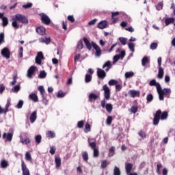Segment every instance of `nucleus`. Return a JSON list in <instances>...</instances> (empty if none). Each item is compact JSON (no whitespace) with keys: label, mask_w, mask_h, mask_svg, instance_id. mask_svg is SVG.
I'll list each match as a JSON object with an SVG mask.
<instances>
[{"label":"nucleus","mask_w":175,"mask_h":175,"mask_svg":"<svg viewBox=\"0 0 175 175\" xmlns=\"http://www.w3.org/2000/svg\"><path fill=\"white\" fill-rule=\"evenodd\" d=\"M103 90L104 91V98L105 100H103L101 101V107H103V109H106L108 113H111V111H113V105L111 104H107L106 105V100H109V99H110V89L109 88V86H107V85H104L103 86Z\"/></svg>","instance_id":"f257e3e1"},{"label":"nucleus","mask_w":175,"mask_h":175,"mask_svg":"<svg viewBox=\"0 0 175 175\" xmlns=\"http://www.w3.org/2000/svg\"><path fill=\"white\" fill-rule=\"evenodd\" d=\"M12 20V25L14 29H18V28H20V25H18L17 21H20L22 24H28V18H27V16L21 14H16L15 18Z\"/></svg>","instance_id":"f03ea898"},{"label":"nucleus","mask_w":175,"mask_h":175,"mask_svg":"<svg viewBox=\"0 0 175 175\" xmlns=\"http://www.w3.org/2000/svg\"><path fill=\"white\" fill-rule=\"evenodd\" d=\"M159 94V100H163L165 99V96L167 98H170V94H172V90L170 88H164L162 90V87L160 86V88L157 90Z\"/></svg>","instance_id":"7ed1b4c3"},{"label":"nucleus","mask_w":175,"mask_h":175,"mask_svg":"<svg viewBox=\"0 0 175 175\" xmlns=\"http://www.w3.org/2000/svg\"><path fill=\"white\" fill-rule=\"evenodd\" d=\"M92 46L96 51L94 54L96 58L100 57V55H102V49H100V46L94 42H92Z\"/></svg>","instance_id":"20e7f679"},{"label":"nucleus","mask_w":175,"mask_h":175,"mask_svg":"<svg viewBox=\"0 0 175 175\" xmlns=\"http://www.w3.org/2000/svg\"><path fill=\"white\" fill-rule=\"evenodd\" d=\"M38 70V68L35 66H31L27 70V76L28 79H32L33 77V75H35V72Z\"/></svg>","instance_id":"39448f33"},{"label":"nucleus","mask_w":175,"mask_h":175,"mask_svg":"<svg viewBox=\"0 0 175 175\" xmlns=\"http://www.w3.org/2000/svg\"><path fill=\"white\" fill-rule=\"evenodd\" d=\"M40 16L41 17L42 22L43 24H45V25H49L51 23L50 18L44 13L40 14Z\"/></svg>","instance_id":"423d86ee"},{"label":"nucleus","mask_w":175,"mask_h":175,"mask_svg":"<svg viewBox=\"0 0 175 175\" xmlns=\"http://www.w3.org/2000/svg\"><path fill=\"white\" fill-rule=\"evenodd\" d=\"M161 111L159 109L154 114L153 118V125H158V124H159V120H161Z\"/></svg>","instance_id":"0eeeda50"},{"label":"nucleus","mask_w":175,"mask_h":175,"mask_svg":"<svg viewBox=\"0 0 175 175\" xmlns=\"http://www.w3.org/2000/svg\"><path fill=\"white\" fill-rule=\"evenodd\" d=\"M1 55L2 57H4V58H6V59H9V58H10V51L8 47H5L1 50Z\"/></svg>","instance_id":"6e6552de"},{"label":"nucleus","mask_w":175,"mask_h":175,"mask_svg":"<svg viewBox=\"0 0 175 175\" xmlns=\"http://www.w3.org/2000/svg\"><path fill=\"white\" fill-rule=\"evenodd\" d=\"M21 170L23 175H31L29 172V169L27 167V165L24 163V161H21Z\"/></svg>","instance_id":"1a4fd4ad"},{"label":"nucleus","mask_w":175,"mask_h":175,"mask_svg":"<svg viewBox=\"0 0 175 175\" xmlns=\"http://www.w3.org/2000/svg\"><path fill=\"white\" fill-rule=\"evenodd\" d=\"M125 51H122L120 55H116L113 59V64H116V62H118L119 59H124V57H125Z\"/></svg>","instance_id":"9d476101"},{"label":"nucleus","mask_w":175,"mask_h":175,"mask_svg":"<svg viewBox=\"0 0 175 175\" xmlns=\"http://www.w3.org/2000/svg\"><path fill=\"white\" fill-rule=\"evenodd\" d=\"M3 139H4L5 142H12L13 140V132L4 133L3 134Z\"/></svg>","instance_id":"9b49d317"},{"label":"nucleus","mask_w":175,"mask_h":175,"mask_svg":"<svg viewBox=\"0 0 175 175\" xmlns=\"http://www.w3.org/2000/svg\"><path fill=\"white\" fill-rule=\"evenodd\" d=\"M10 99H8L5 109L1 107L0 106V114H6V113L9 111V107H10Z\"/></svg>","instance_id":"f8f14e48"},{"label":"nucleus","mask_w":175,"mask_h":175,"mask_svg":"<svg viewBox=\"0 0 175 175\" xmlns=\"http://www.w3.org/2000/svg\"><path fill=\"white\" fill-rule=\"evenodd\" d=\"M42 59H44V56H43V53L38 52L37 56L36 57V64L38 65L42 64Z\"/></svg>","instance_id":"ddd939ff"},{"label":"nucleus","mask_w":175,"mask_h":175,"mask_svg":"<svg viewBox=\"0 0 175 175\" xmlns=\"http://www.w3.org/2000/svg\"><path fill=\"white\" fill-rule=\"evenodd\" d=\"M37 118H38V112L36 111H34L31 113L29 117L31 124H33V122L36 121Z\"/></svg>","instance_id":"4468645a"},{"label":"nucleus","mask_w":175,"mask_h":175,"mask_svg":"<svg viewBox=\"0 0 175 175\" xmlns=\"http://www.w3.org/2000/svg\"><path fill=\"white\" fill-rule=\"evenodd\" d=\"M149 85H150L151 87H152V86L156 87L157 91H158V90H159L161 88V83H157L155 79L151 80L149 83Z\"/></svg>","instance_id":"2eb2a0df"},{"label":"nucleus","mask_w":175,"mask_h":175,"mask_svg":"<svg viewBox=\"0 0 175 175\" xmlns=\"http://www.w3.org/2000/svg\"><path fill=\"white\" fill-rule=\"evenodd\" d=\"M129 95L131 96V98H136V96H140V92L137 90H129Z\"/></svg>","instance_id":"dca6fc26"},{"label":"nucleus","mask_w":175,"mask_h":175,"mask_svg":"<svg viewBox=\"0 0 175 175\" xmlns=\"http://www.w3.org/2000/svg\"><path fill=\"white\" fill-rule=\"evenodd\" d=\"M97 76L100 79H104L106 77V72H105V70H103L100 68H98L97 69Z\"/></svg>","instance_id":"f3484780"},{"label":"nucleus","mask_w":175,"mask_h":175,"mask_svg":"<svg viewBox=\"0 0 175 175\" xmlns=\"http://www.w3.org/2000/svg\"><path fill=\"white\" fill-rule=\"evenodd\" d=\"M111 68V62L107 61L103 66V69H105V72H109Z\"/></svg>","instance_id":"a211bd4d"},{"label":"nucleus","mask_w":175,"mask_h":175,"mask_svg":"<svg viewBox=\"0 0 175 175\" xmlns=\"http://www.w3.org/2000/svg\"><path fill=\"white\" fill-rule=\"evenodd\" d=\"M29 99H31V100H33V102H39V98L38 97V95L34 93H31L29 95Z\"/></svg>","instance_id":"6ab92c4d"},{"label":"nucleus","mask_w":175,"mask_h":175,"mask_svg":"<svg viewBox=\"0 0 175 175\" xmlns=\"http://www.w3.org/2000/svg\"><path fill=\"white\" fill-rule=\"evenodd\" d=\"M20 142L23 145L29 144L31 143V140H29V138L27 137L25 139L23 138L22 135H20Z\"/></svg>","instance_id":"aec40b11"},{"label":"nucleus","mask_w":175,"mask_h":175,"mask_svg":"<svg viewBox=\"0 0 175 175\" xmlns=\"http://www.w3.org/2000/svg\"><path fill=\"white\" fill-rule=\"evenodd\" d=\"M36 32L39 35H45L46 34V28L44 27H39L36 28Z\"/></svg>","instance_id":"412c9836"},{"label":"nucleus","mask_w":175,"mask_h":175,"mask_svg":"<svg viewBox=\"0 0 175 175\" xmlns=\"http://www.w3.org/2000/svg\"><path fill=\"white\" fill-rule=\"evenodd\" d=\"M106 27H107V21H102L98 25V28L100 29H105Z\"/></svg>","instance_id":"4be33fe9"},{"label":"nucleus","mask_w":175,"mask_h":175,"mask_svg":"<svg viewBox=\"0 0 175 175\" xmlns=\"http://www.w3.org/2000/svg\"><path fill=\"white\" fill-rule=\"evenodd\" d=\"M40 43H45V44H49L50 42H51V39L50 38H41L39 39Z\"/></svg>","instance_id":"5701e85b"},{"label":"nucleus","mask_w":175,"mask_h":175,"mask_svg":"<svg viewBox=\"0 0 175 175\" xmlns=\"http://www.w3.org/2000/svg\"><path fill=\"white\" fill-rule=\"evenodd\" d=\"M132 167H133V165L131 163H126L125 165V169L127 174H131V172H132Z\"/></svg>","instance_id":"b1692460"},{"label":"nucleus","mask_w":175,"mask_h":175,"mask_svg":"<svg viewBox=\"0 0 175 175\" xmlns=\"http://www.w3.org/2000/svg\"><path fill=\"white\" fill-rule=\"evenodd\" d=\"M0 166L3 169H6V167L9 166V163H8V161H6V159H2L0 163Z\"/></svg>","instance_id":"393cba45"},{"label":"nucleus","mask_w":175,"mask_h":175,"mask_svg":"<svg viewBox=\"0 0 175 175\" xmlns=\"http://www.w3.org/2000/svg\"><path fill=\"white\" fill-rule=\"evenodd\" d=\"M92 140H93L92 139L88 138V142L90 147L92 150H94V149H96V142H92Z\"/></svg>","instance_id":"a878e982"},{"label":"nucleus","mask_w":175,"mask_h":175,"mask_svg":"<svg viewBox=\"0 0 175 175\" xmlns=\"http://www.w3.org/2000/svg\"><path fill=\"white\" fill-rule=\"evenodd\" d=\"M97 98H99V96H98V94H96L95 93H90L89 95L90 102H92V100H96Z\"/></svg>","instance_id":"bb28decb"},{"label":"nucleus","mask_w":175,"mask_h":175,"mask_svg":"<svg viewBox=\"0 0 175 175\" xmlns=\"http://www.w3.org/2000/svg\"><path fill=\"white\" fill-rule=\"evenodd\" d=\"M38 91H40L42 99H46V96H44V94L46 92V91L44 90V87H43L42 85L39 86L38 87Z\"/></svg>","instance_id":"cd10ccee"},{"label":"nucleus","mask_w":175,"mask_h":175,"mask_svg":"<svg viewBox=\"0 0 175 175\" xmlns=\"http://www.w3.org/2000/svg\"><path fill=\"white\" fill-rule=\"evenodd\" d=\"M175 18H167L165 19V25H169L170 24H173L174 23Z\"/></svg>","instance_id":"c85d7f7f"},{"label":"nucleus","mask_w":175,"mask_h":175,"mask_svg":"<svg viewBox=\"0 0 175 175\" xmlns=\"http://www.w3.org/2000/svg\"><path fill=\"white\" fill-rule=\"evenodd\" d=\"M147 64H150V59H148V57H144L143 59H142V66H146Z\"/></svg>","instance_id":"c756f323"},{"label":"nucleus","mask_w":175,"mask_h":175,"mask_svg":"<svg viewBox=\"0 0 175 175\" xmlns=\"http://www.w3.org/2000/svg\"><path fill=\"white\" fill-rule=\"evenodd\" d=\"M161 117H160V120H167V117L169 116V113H167V111H164V112H161Z\"/></svg>","instance_id":"7c9ffc66"},{"label":"nucleus","mask_w":175,"mask_h":175,"mask_svg":"<svg viewBox=\"0 0 175 175\" xmlns=\"http://www.w3.org/2000/svg\"><path fill=\"white\" fill-rule=\"evenodd\" d=\"M163 68H162V67H159L158 78L163 79Z\"/></svg>","instance_id":"2f4dec72"},{"label":"nucleus","mask_w":175,"mask_h":175,"mask_svg":"<svg viewBox=\"0 0 175 175\" xmlns=\"http://www.w3.org/2000/svg\"><path fill=\"white\" fill-rule=\"evenodd\" d=\"M135 76V72H126L124 74L125 79H131V77H133Z\"/></svg>","instance_id":"473e14b6"},{"label":"nucleus","mask_w":175,"mask_h":175,"mask_svg":"<svg viewBox=\"0 0 175 175\" xmlns=\"http://www.w3.org/2000/svg\"><path fill=\"white\" fill-rule=\"evenodd\" d=\"M2 25L3 27H7V25L9 24V19L8 18V17L4 16L2 18Z\"/></svg>","instance_id":"72a5a7b5"},{"label":"nucleus","mask_w":175,"mask_h":175,"mask_svg":"<svg viewBox=\"0 0 175 175\" xmlns=\"http://www.w3.org/2000/svg\"><path fill=\"white\" fill-rule=\"evenodd\" d=\"M82 158L85 162H88L89 157H88V152L86 151L82 152Z\"/></svg>","instance_id":"f704fd0d"},{"label":"nucleus","mask_w":175,"mask_h":175,"mask_svg":"<svg viewBox=\"0 0 175 175\" xmlns=\"http://www.w3.org/2000/svg\"><path fill=\"white\" fill-rule=\"evenodd\" d=\"M25 159L29 162H32V157L31 156V153H29V152H26Z\"/></svg>","instance_id":"c9c22d12"},{"label":"nucleus","mask_w":175,"mask_h":175,"mask_svg":"<svg viewBox=\"0 0 175 175\" xmlns=\"http://www.w3.org/2000/svg\"><path fill=\"white\" fill-rule=\"evenodd\" d=\"M128 47L131 53H135V44L133 42H129Z\"/></svg>","instance_id":"e433bc0d"},{"label":"nucleus","mask_w":175,"mask_h":175,"mask_svg":"<svg viewBox=\"0 0 175 175\" xmlns=\"http://www.w3.org/2000/svg\"><path fill=\"white\" fill-rule=\"evenodd\" d=\"M20 90H21V87L20 86V85H16L12 88V92H16V93L18 92Z\"/></svg>","instance_id":"4c0bfd02"},{"label":"nucleus","mask_w":175,"mask_h":175,"mask_svg":"<svg viewBox=\"0 0 175 175\" xmlns=\"http://www.w3.org/2000/svg\"><path fill=\"white\" fill-rule=\"evenodd\" d=\"M47 76V73L45 72L44 70H42L40 72L38 75L39 79H46V77Z\"/></svg>","instance_id":"58836bf2"},{"label":"nucleus","mask_w":175,"mask_h":175,"mask_svg":"<svg viewBox=\"0 0 175 175\" xmlns=\"http://www.w3.org/2000/svg\"><path fill=\"white\" fill-rule=\"evenodd\" d=\"M48 137H51V139H54L55 137V133L54 131H49L46 133Z\"/></svg>","instance_id":"ea45409f"},{"label":"nucleus","mask_w":175,"mask_h":175,"mask_svg":"<svg viewBox=\"0 0 175 175\" xmlns=\"http://www.w3.org/2000/svg\"><path fill=\"white\" fill-rule=\"evenodd\" d=\"M5 43V33H0V46Z\"/></svg>","instance_id":"a19ab883"},{"label":"nucleus","mask_w":175,"mask_h":175,"mask_svg":"<svg viewBox=\"0 0 175 175\" xmlns=\"http://www.w3.org/2000/svg\"><path fill=\"white\" fill-rule=\"evenodd\" d=\"M85 133H88V132H91V125L87 123L85 126L84 129Z\"/></svg>","instance_id":"79ce46f5"},{"label":"nucleus","mask_w":175,"mask_h":175,"mask_svg":"<svg viewBox=\"0 0 175 175\" xmlns=\"http://www.w3.org/2000/svg\"><path fill=\"white\" fill-rule=\"evenodd\" d=\"M55 163L56 165V167H59V166H61V158L55 157Z\"/></svg>","instance_id":"37998d69"},{"label":"nucleus","mask_w":175,"mask_h":175,"mask_svg":"<svg viewBox=\"0 0 175 175\" xmlns=\"http://www.w3.org/2000/svg\"><path fill=\"white\" fill-rule=\"evenodd\" d=\"M113 174L114 175H121V171L120 170V168L118 167H117V166L114 167Z\"/></svg>","instance_id":"c03bdc74"},{"label":"nucleus","mask_w":175,"mask_h":175,"mask_svg":"<svg viewBox=\"0 0 175 175\" xmlns=\"http://www.w3.org/2000/svg\"><path fill=\"white\" fill-rule=\"evenodd\" d=\"M92 79V76L89 74H86L85 76V83H90Z\"/></svg>","instance_id":"a18cd8bd"},{"label":"nucleus","mask_w":175,"mask_h":175,"mask_svg":"<svg viewBox=\"0 0 175 175\" xmlns=\"http://www.w3.org/2000/svg\"><path fill=\"white\" fill-rule=\"evenodd\" d=\"M116 151V148L111 147L109 150V157H113L114 155V152Z\"/></svg>","instance_id":"49530a36"},{"label":"nucleus","mask_w":175,"mask_h":175,"mask_svg":"<svg viewBox=\"0 0 175 175\" xmlns=\"http://www.w3.org/2000/svg\"><path fill=\"white\" fill-rule=\"evenodd\" d=\"M108 84L109 85H116L117 84H118V81H117V80L116 79H111L108 82Z\"/></svg>","instance_id":"de8ad7c7"},{"label":"nucleus","mask_w":175,"mask_h":175,"mask_svg":"<svg viewBox=\"0 0 175 175\" xmlns=\"http://www.w3.org/2000/svg\"><path fill=\"white\" fill-rule=\"evenodd\" d=\"M66 95V94L64 92H62V90H59L57 93V98H64L65 97V96Z\"/></svg>","instance_id":"09e8293b"},{"label":"nucleus","mask_w":175,"mask_h":175,"mask_svg":"<svg viewBox=\"0 0 175 175\" xmlns=\"http://www.w3.org/2000/svg\"><path fill=\"white\" fill-rule=\"evenodd\" d=\"M157 10H162L163 9V3L160 2L156 5Z\"/></svg>","instance_id":"8fccbe9b"},{"label":"nucleus","mask_w":175,"mask_h":175,"mask_svg":"<svg viewBox=\"0 0 175 175\" xmlns=\"http://www.w3.org/2000/svg\"><path fill=\"white\" fill-rule=\"evenodd\" d=\"M35 140L37 144H40V142H42V135H38L35 137Z\"/></svg>","instance_id":"3c124183"},{"label":"nucleus","mask_w":175,"mask_h":175,"mask_svg":"<svg viewBox=\"0 0 175 175\" xmlns=\"http://www.w3.org/2000/svg\"><path fill=\"white\" fill-rule=\"evenodd\" d=\"M93 157L94 158H98L99 157V150L97 148L93 149Z\"/></svg>","instance_id":"603ef678"},{"label":"nucleus","mask_w":175,"mask_h":175,"mask_svg":"<svg viewBox=\"0 0 175 175\" xmlns=\"http://www.w3.org/2000/svg\"><path fill=\"white\" fill-rule=\"evenodd\" d=\"M153 100H154V96H152V94H150L147 95L146 96L147 102H152Z\"/></svg>","instance_id":"864d4df0"},{"label":"nucleus","mask_w":175,"mask_h":175,"mask_svg":"<svg viewBox=\"0 0 175 175\" xmlns=\"http://www.w3.org/2000/svg\"><path fill=\"white\" fill-rule=\"evenodd\" d=\"M111 122H113V117L108 116L106 120L107 125H111Z\"/></svg>","instance_id":"5fc2aeb1"},{"label":"nucleus","mask_w":175,"mask_h":175,"mask_svg":"<svg viewBox=\"0 0 175 175\" xmlns=\"http://www.w3.org/2000/svg\"><path fill=\"white\" fill-rule=\"evenodd\" d=\"M137 106H133L131 108V113H133V114H136V113H137Z\"/></svg>","instance_id":"6e6d98bb"},{"label":"nucleus","mask_w":175,"mask_h":175,"mask_svg":"<svg viewBox=\"0 0 175 175\" xmlns=\"http://www.w3.org/2000/svg\"><path fill=\"white\" fill-rule=\"evenodd\" d=\"M157 173L158 174H161V169H162L163 166H162V164L161 163H159L157 165Z\"/></svg>","instance_id":"4d7b16f0"},{"label":"nucleus","mask_w":175,"mask_h":175,"mask_svg":"<svg viewBox=\"0 0 175 175\" xmlns=\"http://www.w3.org/2000/svg\"><path fill=\"white\" fill-rule=\"evenodd\" d=\"M23 105H24V101L23 100H20L16 105L17 109H21V107H23Z\"/></svg>","instance_id":"13d9d810"},{"label":"nucleus","mask_w":175,"mask_h":175,"mask_svg":"<svg viewBox=\"0 0 175 175\" xmlns=\"http://www.w3.org/2000/svg\"><path fill=\"white\" fill-rule=\"evenodd\" d=\"M158 47V44L153 42L150 44V49L151 50H157V48Z\"/></svg>","instance_id":"bf43d9fd"},{"label":"nucleus","mask_w":175,"mask_h":175,"mask_svg":"<svg viewBox=\"0 0 175 175\" xmlns=\"http://www.w3.org/2000/svg\"><path fill=\"white\" fill-rule=\"evenodd\" d=\"M138 135H139V136H140V137L142 138V139H146V133H144V132H143V131H139V133H138Z\"/></svg>","instance_id":"052dcab7"},{"label":"nucleus","mask_w":175,"mask_h":175,"mask_svg":"<svg viewBox=\"0 0 175 175\" xmlns=\"http://www.w3.org/2000/svg\"><path fill=\"white\" fill-rule=\"evenodd\" d=\"M119 40H120V43H122V44H123V46H125V44H126V38H120Z\"/></svg>","instance_id":"680f3d73"},{"label":"nucleus","mask_w":175,"mask_h":175,"mask_svg":"<svg viewBox=\"0 0 175 175\" xmlns=\"http://www.w3.org/2000/svg\"><path fill=\"white\" fill-rule=\"evenodd\" d=\"M77 126H78V128H80V129L83 128L84 122L83 120H81V121L78 122Z\"/></svg>","instance_id":"e2e57ef3"},{"label":"nucleus","mask_w":175,"mask_h":175,"mask_svg":"<svg viewBox=\"0 0 175 175\" xmlns=\"http://www.w3.org/2000/svg\"><path fill=\"white\" fill-rule=\"evenodd\" d=\"M23 9H29V8H32V3H29L27 4L23 5Z\"/></svg>","instance_id":"0e129e2a"},{"label":"nucleus","mask_w":175,"mask_h":175,"mask_svg":"<svg viewBox=\"0 0 175 175\" xmlns=\"http://www.w3.org/2000/svg\"><path fill=\"white\" fill-rule=\"evenodd\" d=\"M107 166V161L104 160L101 163V168L105 169Z\"/></svg>","instance_id":"69168bd1"},{"label":"nucleus","mask_w":175,"mask_h":175,"mask_svg":"<svg viewBox=\"0 0 175 175\" xmlns=\"http://www.w3.org/2000/svg\"><path fill=\"white\" fill-rule=\"evenodd\" d=\"M49 152L52 155H54L55 154V147H54V146L51 147Z\"/></svg>","instance_id":"338daca9"},{"label":"nucleus","mask_w":175,"mask_h":175,"mask_svg":"<svg viewBox=\"0 0 175 175\" xmlns=\"http://www.w3.org/2000/svg\"><path fill=\"white\" fill-rule=\"evenodd\" d=\"M77 49H79V50H81L83 49V41L78 42Z\"/></svg>","instance_id":"774afa93"}]
</instances>
